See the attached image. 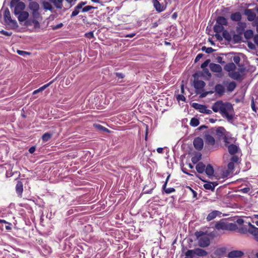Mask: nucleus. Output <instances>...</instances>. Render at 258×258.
<instances>
[{"label": "nucleus", "mask_w": 258, "mask_h": 258, "mask_svg": "<svg viewBox=\"0 0 258 258\" xmlns=\"http://www.w3.org/2000/svg\"><path fill=\"white\" fill-rule=\"evenodd\" d=\"M211 109L214 112L219 113L223 118L226 119L228 122H233L235 111L231 103L219 100L212 104Z\"/></svg>", "instance_id": "1"}, {"label": "nucleus", "mask_w": 258, "mask_h": 258, "mask_svg": "<svg viewBox=\"0 0 258 258\" xmlns=\"http://www.w3.org/2000/svg\"><path fill=\"white\" fill-rule=\"evenodd\" d=\"M228 25L227 20L223 16H218L216 19V23L214 27V31L216 33L215 36L218 39H219L220 35L218 34L224 31V26Z\"/></svg>", "instance_id": "2"}, {"label": "nucleus", "mask_w": 258, "mask_h": 258, "mask_svg": "<svg viewBox=\"0 0 258 258\" xmlns=\"http://www.w3.org/2000/svg\"><path fill=\"white\" fill-rule=\"evenodd\" d=\"M195 235L199 239V245L202 247L208 246L210 244L209 237L206 235L203 231H197L195 233Z\"/></svg>", "instance_id": "3"}, {"label": "nucleus", "mask_w": 258, "mask_h": 258, "mask_svg": "<svg viewBox=\"0 0 258 258\" xmlns=\"http://www.w3.org/2000/svg\"><path fill=\"white\" fill-rule=\"evenodd\" d=\"M10 6L11 8H14V13L15 15H18L19 13L24 12L25 8V4L20 2V0H11Z\"/></svg>", "instance_id": "4"}, {"label": "nucleus", "mask_w": 258, "mask_h": 258, "mask_svg": "<svg viewBox=\"0 0 258 258\" xmlns=\"http://www.w3.org/2000/svg\"><path fill=\"white\" fill-rule=\"evenodd\" d=\"M4 18L5 22L7 25L14 27L18 26L17 21L12 19L10 12L8 8H6L4 11Z\"/></svg>", "instance_id": "5"}, {"label": "nucleus", "mask_w": 258, "mask_h": 258, "mask_svg": "<svg viewBox=\"0 0 258 258\" xmlns=\"http://www.w3.org/2000/svg\"><path fill=\"white\" fill-rule=\"evenodd\" d=\"M255 11H256L255 9L244 10L243 13L247 17L248 21H253L256 18V15Z\"/></svg>", "instance_id": "6"}, {"label": "nucleus", "mask_w": 258, "mask_h": 258, "mask_svg": "<svg viewBox=\"0 0 258 258\" xmlns=\"http://www.w3.org/2000/svg\"><path fill=\"white\" fill-rule=\"evenodd\" d=\"M193 145L197 150L201 151L203 148L204 141L201 138L197 137L194 140Z\"/></svg>", "instance_id": "7"}, {"label": "nucleus", "mask_w": 258, "mask_h": 258, "mask_svg": "<svg viewBox=\"0 0 258 258\" xmlns=\"http://www.w3.org/2000/svg\"><path fill=\"white\" fill-rule=\"evenodd\" d=\"M153 6L156 11L158 13L162 12L166 9V6L163 4H161L158 0H152Z\"/></svg>", "instance_id": "8"}, {"label": "nucleus", "mask_w": 258, "mask_h": 258, "mask_svg": "<svg viewBox=\"0 0 258 258\" xmlns=\"http://www.w3.org/2000/svg\"><path fill=\"white\" fill-rule=\"evenodd\" d=\"M249 227L248 230V232L254 236L255 240L256 241H258V228L255 227L250 223H249Z\"/></svg>", "instance_id": "9"}, {"label": "nucleus", "mask_w": 258, "mask_h": 258, "mask_svg": "<svg viewBox=\"0 0 258 258\" xmlns=\"http://www.w3.org/2000/svg\"><path fill=\"white\" fill-rule=\"evenodd\" d=\"M246 27V23L244 22H239L237 23L236 27V32L239 34H243L244 32L245 28Z\"/></svg>", "instance_id": "10"}, {"label": "nucleus", "mask_w": 258, "mask_h": 258, "mask_svg": "<svg viewBox=\"0 0 258 258\" xmlns=\"http://www.w3.org/2000/svg\"><path fill=\"white\" fill-rule=\"evenodd\" d=\"M206 182L205 180H203ZM218 185L216 182H210L207 181V183L203 185L204 187L207 190H210L213 191L215 190V187Z\"/></svg>", "instance_id": "11"}, {"label": "nucleus", "mask_w": 258, "mask_h": 258, "mask_svg": "<svg viewBox=\"0 0 258 258\" xmlns=\"http://www.w3.org/2000/svg\"><path fill=\"white\" fill-rule=\"evenodd\" d=\"M243 254L242 251L233 250L228 253V256L229 258H238L241 257Z\"/></svg>", "instance_id": "12"}, {"label": "nucleus", "mask_w": 258, "mask_h": 258, "mask_svg": "<svg viewBox=\"0 0 258 258\" xmlns=\"http://www.w3.org/2000/svg\"><path fill=\"white\" fill-rule=\"evenodd\" d=\"M225 87L222 84H217L215 86V92L219 96H222L225 93Z\"/></svg>", "instance_id": "13"}, {"label": "nucleus", "mask_w": 258, "mask_h": 258, "mask_svg": "<svg viewBox=\"0 0 258 258\" xmlns=\"http://www.w3.org/2000/svg\"><path fill=\"white\" fill-rule=\"evenodd\" d=\"M206 85V83L202 80H195L194 82V86L197 90H202Z\"/></svg>", "instance_id": "14"}, {"label": "nucleus", "mask_w": 258, "mask_h": 258, "mask_svg": "<svg viewBox=\"0 0 258 258\" xmlns=\"http://www.w3.org/2000/svg\"><path fill=\"white\" fill-rule=\"evenodd\" d=\"M15 188L18 196L22 197L23 192V184L20 180L17 181Z\"/></svg>", "instance_id": "15"}, {"label": "nucleus", "mask_w": 258, "mask_h": 258, "mask_svg": "<svg viewBox=\"0 0 258 258\" xmlns=\"http://www.w3.org/2000/svg\"><path fill=\"white\" fill-rule=\"evenodd\" d=\"M230 19L232 21L241 22L242 19L241 14L239 12L232 13L230 16Z\"/></svg>", "instance_id": "16"}, {"label": "nucleus", "mask_w": 258, "mask_h": 258, "mask_svg": "<svg viewBox=\"0 0 258 258\" xmlns=\"http://www.w3.org/2000/svg\"><path fill=\"white\" fill-rule=\"evenodd\" d=\"M210 69L211 71L215 73H221L222 69L220 65L214 63L210 64Z\"/></svg>", "instance_id": "17"}, {"label": "nucleus", "mask_w": 258, "mask_h": 258, "mask_svg": "<svg viewBox=\"0 0 258 258\" xmlns=\"http://www.w3.org/2000/svg\"><path fill=\"white\" fill-rule=\"evenodd\" d=\"M18 15V19L20 23H21L26 21L28 19L29 17V13L26 11H24L19 13Z\"/></svg>", "instance_id": "18"}, {"label": "nucleus", "mask_w": 258, "mask_h": 258, "mask_svg": "<svg viewBox=\"0 0 258 258\" xmlns=\"http://www.w3.org/2000/svg\"><path fill=\"white\" fill-rule=\"evenodd\" d=\"M234 164L233 162H230L227 165L228 170H226L225 171H223L222 175L225 177L227 176L234 169Z\"/></svg>", "instance_id": "19"}, {"label": "nucleus", "mask_w": 258, "mask_h": 258, "mask_svg": "<svg viewBox=\"0 0 258 258\" xmlns=\"http://www.w3.org/2000/svg\"><path fill=\"white\" fill-rule=\"evenodd\" d=\"M220 214L221 212L218 211H213L208 215L206 219L208 221H210L215 219L218 215H220Z\"/></svg>", "instance_id": "20"}, {"label": "nucleus", "mask_w": 258, "mask_h": 258, "mask_svg": "<svg viewBox=\"0 0 258 258\" xmlns=\"http://www.w3.org/2000/svg\"><path fill=\"white\" fill-rule=\"evenodd\" d=\"M205 142L206 144L210 146L214 145L215 143V140L213 137L207 134L205 136Z\"/></svg>", "instance_id": "21"}, {"label": "nucleus", "mask_w": 258, "mask_h": 258, "mask_svg": "<svg viewBox=\"0 0 258 258\" xmlns=\"http://www.w3.org/2000/svg\"><path fill=\"white\" fill-rule=\"evenodd\" d=\"M215 228L218 230H227V222H217L215 224Z\"/></svg>", "instance_id": "22"}, {"label": "nucleus", "mask_w": 258, "mask_h": 258, "mask_svg": "<svg viewBox=\"0 0 258 258\" xmlns=\"http://www.w3.org/2000/svg\"><path fill=\"white\" fill-rule=\"evenodd\" d=\"M205 172H206L207 176L210 178L211 176L213 175L214 170L213 166L211 165L208 164L205 168Z\"/></svg>", "instance_id": "23"}, {"label": "nucleus", "mask_w": 258, "mask_h": 258, "mask_svg": "<svg viewBox=\"0 0 258 258\" xmlns=\"http://www.w3.org/2000/svg\"><path fill=\"white\" fill-rule=\"evenodd\" d=\"M206 166L202 162L198 163L196 166V169L199 173H203L205 171Z\"/></svg>", "instance_id": "24"}, {"label": "nucleus", "mask_w": 258, "mask_h": 258, "mask_svg": "<svg viewBox=\"0 0 258 258\" xmlns=\"http://www.w3.org/2000/svg\"><path fill=\"white\" fill-rule=\"evenodd\" d=\"M55 79H54L52 81H50L49 83L40 87L39 89L35 90V91H33V94L34 95L39 92H42L44 89H45L46 88H47L48 86H49L51 84H52L55 81Z\"/></svg>", "instance_id": "25"}, {"label": "nucleus", "mask_w": 258, "mask_h": 258, "mask_svg": "<svg viewBox=\"0 0 258 258\" xmlns=\"http://www.w3.org/2000/svg\"><path fill=\"white\" fill-rule=\"evenodd\" d=\"M208 252L204 249L197 248L195 249V254L200 256H204L207 255Z\"/></svg>", "instance_id": "26"}, {"label": "nucleus", "mask_w": 258, "mask_h": 258, "mask_svg": "<svg viewBox=\"0 0 258 258\" xmlns=\"http://www.w3.org/2000/svg\"><path fill=\"white\" fill-rule=\"evenodd\" d=\"M229 77L236 80H239L241 79V76L239 72H235V71H232L229 74Z\"/></svg>", "instance_id": "27"}, {"label": "nucleus", "mask_w": 258, "mask_h": 258, "mask_svg": "<svg viewBox=\"0 0 258 258\" xmlns=\"http://www.w3.org/2000/svg\"><path fill=\"white\" fill-rule=\"evenodd\" d=\"M228 150L231 155H234L237 152L238 147L235 145L231 144L228 147Z\"/></svg>", "instance_id": "28"}, {"label": "nucleus", "mask_w": 258, "mask_h": 258, "mask_svg": "<svg viewBox=\"0 0 258 258\" xmlns=\"http://www.w3.org/2000/svg\"><path fill=\"white\" fill-rule=\"evenodd\" d=\"M29 8L32 11H35L36 12L39 10V5L36 2H31L29 3Z\"/></svg>", "instance_id": "29"}, {"label": "nucleus", "mask_w": 258, "mask_h": 258, "mask_svg": "<svg viewBox=\"0 0 258 258\" xmlns=\"http://www.w3.org/2000/svg\"><path fill=\"white\" fill-rule=\"evenodd\" d=\"M236 68V66L233 62H230L226 64L224 67V69L228 72H232Z\"/></svg>", "instance_id": "30"}, {"label": "nucleus", "mask_w": 258, "mask_h": 258, "mask_svg": "<svg viewBox=\"0 0 258 258\" xmlns=\"http://www.w3.org/2000/svg\"><path fill=\"white\" fill-rule=\"evenodd\" d=\"M245 38L247 40L251 38L253 35V32L251 29H248L244 31L243 33Z\"/></svg>", "instance_id": "31"}, {"label": "nucleus", "mask_w": 258, "mask_h": 258, "mask_svg": "<svg viewBox=\"0 0 258 258\" xmlns=\"http://www.w3.org/2000/svg\"><path fill=\"white\" fill-rule=\"evenodd\" d=\"M225 131L226 130L224 127L219 126L218 127H217V128L216 130V135L219 137L220 138L224 135V132H225Z\"/></svg>", "instance_id": "32"}, {"label": "nucleus", "mask_w": 258, "mask_h": 258, "mask_svg": "<svg viewBox=\"0 0 258 258\" xmlns=\"http://www.w3.org/2000/svg\"><path fill=\"white\" fill-rule=\"evenodd\" d=\"M227 230L235 231L238 227L236 224L232 223H227Z\"/></svg>", "instance_id": "33"}, {"label": "nucleus", "mask_w": 258, "mask_h": 258, "mask_svg": "<svg viewBox=\"0 0 258 258\" xmlns=\"http://www.w3.org/2000/svg\"><path fill=\"white\" fill-rule=\"evenodd\" d=\"M236 87V84L234 82H231L227 86V90L228 92H232Z\"/></svg>", "instance_id": "34"}, {"label": "nucleus", "mask_w": 258, "mask_h": 258, "mask_svg": "<svg viewBox=\"0 0 258 258\" xmlns=\"http://www.w3.org/2000/svg\"><path fill=\"white\" fill-rule=\"evenodd\" d=\"M200 123L199 120L196 117H192L190 121V125L194 127L197 126Z\"/></svg>", "instance_id": "35"}, {"label": "nucleus", "mask_w": 258, "mask_h": 258, "mask_svg": "<svg viewBox=\"0 0 258 258\" xmlns=\"http://www.w3.org/2000/svg\"><path fill=\"white\" fill-rule=\"evenodd\" d=\"M52 137V134L48 133H45L44 134L42 137V140L44 142H46L48 141L49 140L51 139Z\"/></svg>", "instance_id": "36"}, {"label": "nucleus", "mask_w": 258, "mask_h": 258, "mask_svg": "<svg viewBox=\"0 0 258 258\" xmlns=\"http://www.w3.org/2000/svg\"><path fill=\"white\" fill-rule=\"evenodd\" d=\"M43 8L46 10H49L52 11L53 7L48 2H44L43 3Z\"/></svg>", "instance_id": "37"}, {"label": "nucleus", "mask_w": 258, "mask_h": 258, "mask_svg": "<svg viewBox=\"0 0 258 258\" xmlns=\"http://www.w3.org/2000/svg\"><path fill=\"white\" fill-rule=\"evenodd\" d=\"M242 34H239V33H237L236 34L233 35V40L235 43H239L241 41V35Z\"/></svg>", "instance_id": "38"}, {"label": "nucleus", "mask_w": 258, "mask_h": 258, "mask_svg": "<svg viewBox=\"0 0 258 258\" xmlns=\"http://www.w3.org/2000/svg\"><path fill=\"white\" fill-rule=\"evenodd\" d=\"M195 254V249L194 250H188L185 252L186 257H193L194 255Z\"/></svg>", "instance_id": "39"}, {"label": "nucleus", "mask_w": 258, "mask_h": 258, "mask_svg": "<svg viewBox=\"0 0 258 258\" xmlns=\"http://www.w3.org/2000/svg\"><path fill=\"white\" fill-rule=\"evenodd\" d=\"M162 189L166 194H169L175 191V189L173 187L166 188V187H165V188Z\"/></svg>", "instance_id": "40"}, {"label": "nucleus", "mask_w": 258, "mask_h": 258, "mask_svg": "<svg viewBox=\"0 0 258 258\" xmlns=\"http://www.w3.org/2000/svg\"><path fill=\"white\" fill-rule=\"evenodd\" d=\"M31 24L33 25L35 29L40 28V24L39 22L36 20H33L31 21Z\"/></svg>", "instance_id": "41"}, {"label": "nucleus", "mask_w": 258, "mask_h": 258, "mask_svg": "<svg viewBox=\"0 0 258 258\" xmlns=\"http://www.w3.org/2000/svg\"><path fill=\"white\" fill-rule=\"evenodd\" d=\"M63 0H56V5H55V8L59 9H61L63 7L62 2Z\"/></svg>", "instance_id": "42"}, {"label": "nucleus", "mask_w": 258, "mask_h": 258, "mask_svg": "<svg viewBox=\"0 0 258 258\" xmlns=\"http://www.w3.org/2000/svg\"><path fill=\"white\" fill-rule=\"evenodd\" d=\"M17 52L18 54L23 56H25L26 55H30L31 54L30 52L20 50H17Z\"/></svg>", "instance_id": "43"}, {"label": "nucleus", "mask_w": 258, "mask_h": 258, "mask_svg": "<svg viewBox=\"0 0 258 258\" xmlns=\"http://www.w3.org/2000/svg\"><path fill=\"white\" fill-rule=\"evenodd\" d=\"M95 9V8L93 6H87L84 7L82 9V12H87L89 11L90 10H91L92 9Z\"/></svg>", "instance_id": "44"}, {"label": "nucleus", "mask_w": 258, "mask_h": 258, "mask_svg": "<svg viewBox=\"0 0 258 258\" xmlns=\"http://www.w3.org/2000/svg\"><path fill=\"white\" fill-rule=\"evenodd\" d=\"M210 62V59H207L202 64H201V68L203 69H206V68L208 66L209 63Z\"/></svg>", "instance_id": "45"}, {"label": "nucleus", "mask_w": 258, "mask_h": 258, "mask_svg": "<svg viewBox=\"0 0 258 258\" xmlns=\"http://www.w3.org/2000/svg\"><path fill=\"white\" fill-rule=\"evenodd\" d=\"M79 10H80V9H77V7H76L75 8L74 10L72 13L71 17H75L76 16H77L79 13V12H80Z\"/></svg>", "instance_id": "46"}, {"label": "nucleus", "mask_w": 258, "mask_h": 258, "mask_svg": "<svg viewBox=\"0 0 258 258\" xmlns=\"http://www.w3.org/2000/svg\"><path fill=\"white\" fill-rule=\"evenodd\" d=\"M85 36L89 39H91L94 37V33L93 32L91 31L88 33H85Z\"/></svg>", "instance_id": "47"}, {"label": "nucleus", "mask_w": 258, "mask_h": 258, "mask_svg": "<svg viewBox=\"0 0 258 258\" xmlns=\"http://www.w3.org/2000/svg\"><path fill=\"white\" fill-rule=\"evenodd\" d=\"M95 126H96V128L99 129V130L108 132V130L107 128L103 126L102 125H101L100 124H96Z\"/></svg>", "instance_id": "48"}, {"label": "nucleus", "mask_w": 258, "mask_h": 258, "mask_svg": "<svg viewBox=\"0 0 258 258\" xmlns=\"http://www.w3.org/2000/svg\"><path fill=\"white\" fill-rule=\"evenodd\" d=\"M176 99L178 101L181 100L182 101H185L186 99L185 97L181 94L178 95L176 97Z\"/></svg>", "instance_id": "49"}, {"label": "nucleus", "mask_w": 258, "mask_h": 258, "mask_svg": "<svg viewBox=\"0 0 258 258\" xmlns=\"http://www.w3.org/2000/svg\"><path fill=\"white\" fill-rule=\"evenodd\" d=\"M238 160H239L238 157L235 155L233 156L230 159L231 162H233V163L237 162Z\"/></svg>", "instance_id": "50"}, {"label": "nucleus", "mask_w": 258, "mask_h": 258, "mask_svg": "<svg viewBox=\"0 0 258 258\" xmlns=\"http://www.w3.org/2000/svg\"><path fill=\"white\" fill-rule=\"evenodd\" d=\"M115 75L118 79H123L124 77V74L121 73L116 72L115 73Z\"/></svg>", "instance_id": "51"}, {"label": "nucleus", "mask_w": 258, "mask_h": 258, "mask_svg": "<svg viewBox=\"0 0 258 258\" xmlns=\"http://www.w3.org/2000/svg\"><path fill=\"white\" fill-rule=\"evenodd\" d=\"M250 190L249 187H244L240 189L241 192L244 194H247Z\"/></svg>", "instance_id": "52"}, {"label": "nucleus", "mask_w": 258, "mask_h": 258, "mask_svg": "<svg viewBox=\"0 0 258 258\" xmlns=\"http://www.w3.org/2000/svg\"><path fill=\"white\" fill-rule=\"evenodd\" d=\"M207 108V106L206 105H202L200 107V108H199V111L201 112V113H205V109L206 108Z\"/></svg>", "instance_id": "53"}, {"label": "nucleus", "mask_w": 258, "mask_h": 258, "mask_svg": "<svg viewBox=\"0 0 258 258\" xmlns=\"http://www.w3.org/2000/svg\"><path fill=\"white\" fill-rule=\"evenodd\" d=\"M203 56V54L202 53H199V54H198L197 55V56L196 57V58H195V62H198L199 60H200V59L201 58H202Z\"/></svg>", "instance_id": "54"}, {"label": "nucleus", "mask_w": 258, "mask_h": 258, "mask_svg": "<svg viewBox=\"0 0 258 258\" xmlns=\"http://www.w3.org/2000/svg\"><path fill=\"white\" fill-rule=\"evenodd\" d=\"M1 33L5 36H10L12 34V32H8L4 30H2L1 32Z\"/></svg>", "instance_id": "55"}, {"label": "nucleus", "mask_w": 258, "mask_h": 258, "mask_svg": "<svg viewBox=\"0 0 258 258\" xmlns=\"http://www.w3.org/2000/svg\"><path fill=\"white\" fill-rule=\"evenodd\" d=\"M32 13L33 16L35 18H38L40 15V14L38 12V10H37L36 12H35V11H32Z\"/></svg>", "instance_id": "56"}, {"label": "nucleus", "mask_w": 258, "mask_h": 258, "mask_svg": "<svg viewBox=\"0 0 258 258\" xmlns=\"http://www.w3.org/2000/svg\"><path fill=\"white\" fill-rule=\"evenodd\" d=\"M202 104H199L198 103H194L192 104V107H194L195 109L197 110H199V108L201 106Z\"/></svg>", "instance_id": "57"}, {"label": "nucleus", "mask_w": 258, "mask_h": 258, "mask_svg": "<svg viewBox=\"0 0 258 258\" xmlns=\"http://www.w3.org/2000/svg\"><path fill=\"white\" fill-rule=\"evenodd\" d=\"M240 58L239 56H234L233 61L235 63L238 64L240 62Z\"/></svg>", "instance_id": "58"}, {"label": "nucleus", "mask_w": 258, "mask_h": 258, "mask_svg": "<svg viewBox=\"0 0 258 258\" xmlns=\"http://www.w3.org/2000/svg\"><path fill=\"white\" fill-rule=\"evenodd\" d=\"M203 72L207 76H208V77H211V73L209 72V71L208 69H203Z\"/></svg>", "instance_id": "59"}, {"label": "nucleus", "mask_w": 258, "mask_h": 258, "mask_svg": "<svg viewBox=\"0 0 258 258\" xmlns=\"http://www.w3.org/2000/svg\"><path fill=\"white\" fill-rule=\"evenodd\" d=\"M170 177V175H168V176L167 177L165 182L164 184L163 185L162 188H165V187H166L167 182H168Z\"/></svg>", "instance_id": "60"}, {"label": "nucleus", "mask_w": 258, "mask_h": 258, "mask_svg": "<svg viewBox=\"0 0 258 258\" xmlns=\"http://www.w3.org/2000/svg\"><path fill=\"white\" fill-rule=\"evenodd\" d=\"M85 4V3L83 2H81L80 3L78 4V5L76 6L77 9H81L82 7Z\"/></svg>", "instance_id": "61"}, {"label": "nucleus", "mask_w": 258, "mask_h": 258, "mask_svg": "<svg viewBox=\"0 0 258 258\" xmlns=\"http://www.w3.org/2000/svg\"><path fill=\"white\" fill-rule=\"evenodd\" d=\"M223 58L221 56H218L217 57V62L220 63H224L225 62L222 60Z\"/></svg>", "instance_id": "62"}, {"label": "nucleus", "mask_w": 258, "mask_h": 258, "mask_svg": "<svg viewBox=\"0 0 258 258\" xmlns=\"http://www.w3.org/2000/svg\"><path fill=\"white\" fill-rule=\"evenodd\" d=\"M214 51V49L212 47H208L206 49V52L207 53H210L213 52Z\"/></svg>", "instance_id": "63"}, {"label": "nucleus", "mask_w": 258, "mask_h": 258, "mask_svg": "<svg viewBox=\"0 0 258 258\" xmlns=\"http://www.w3.org/2000/svg\"><path fill=\"white\" fill-rule=\"evenodd\" d=\"M253 41L255 44L258 43V34H256L254 36Z\"/></svg>", "instance_id": "64"}]
</instances>
